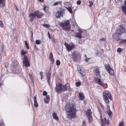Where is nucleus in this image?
Here are the masks:
<instances>
[{"label": "nucleus", "instance_id": "nucleus-1", "mask_svg": "<svg viewBox=\"0 0 126 126\" xmlns=\"http://www.w3.org/2000/svg\"><path fill=\"white\" fill-rule=\"evenodd\" d=\"M65 110L67 113L69 118L71 119L74 117L76 111V108L72 104H69L65 106Z\"/></svg>", "mask_w": 126, "mask_h": 126}, {"label": "nucleus", "instance_id": "nucleus-2", "mask_svg": "<svg viewBox=\"0 0 126 126\" xmlns=\"http://www.w3.org/2000/svg\"><path fill=\"white\" fill-rule=\"evenodd\" d=\"M103 98L105 102L107 104V110L106 112L108 114V115L110 118V106L109 104V101L108 98L110 99V94L108 91H105V92H103Z\"/></svg>", "mask_w": 126, "mask_h": 126}, {"label": "nucleus", "instance_id": "nucleus-3", "mask_svg": "<svg viewBox=\"0 0 126 126\" xmlns=\"http://www.w3.org/2000/svg\"><path fill=\"white\" fill-rule=\"evenodd\" d=\"M70 88L69 84L67 83L64 85H62L61 83L56 84L55 90L58 93H60L63 92L65 91L67 89Z\"/></svg>", "mask_w": 126, "mask_h": 126}, {"label": "nucleus", "instance_id": "nucleus-4", "mask_svg": "<svg viewBox=\"0 0 126 126\" xmlns=\"http://www.w3.org/2000/svg\"><path fill=\"white\" fill-rule=\"evenodd\" d=\"M43 15V14L38 10L35 11L33 13H30L29 16V17H30L29 20L31 22H32L34 18L36 16L38 18H41Z\"/></svg>", "mask_w": 126, "mask_h": 126}, {"label": "nucleus", "instance_id": "nucleus-5", "mask_svg": "<svg viewBox=\"0 0 126 126\" xmlns=\"http://www.w3.org/2000/svg\"><path fill=\"white\" fill-rule=\"evenodd\" d=\"M60 26L62 27L63 30L65 31H69L70 29V25L69 20L64 22H61L60 23Z\"/></svg>", "mask_w": 126, "mask_h": 126}, {"label": "nucleus", "instance_id": "nucleus-6", "mask_svg": "<svg viewBox=\"0 0 126 126\" xmlns=\"http://www.w3.org/2000/svg\"><path fill=\"white\" fill-rule=\"evenodd\" d=\"M23 65L27 67L30 66L29 62L28 61L27 57L25 56L23 59Z\"/></svg>", "mask_w": 126, "mask_h": 126}, {"label": "nucleus", "instance_id": "nucleus-7", "mask_svg": "<svg viewBox=\"0 0 126 126\" xmlns=\"http://www.w3.org/2000/svg\"><path fill=\"white\" fill-rule=\"evenodd\" d=\"M92 112L90 109H88L86 112V115L88 118L89 123L91 122L92 120V116L91 115Z\"/></svg>", "mask_w": 126, "mask_h": 126}, {"label": "nucleus", "instance_id": "nucleus-8", "mask_svg": "<svg viewBox=\"0 0 126 126\" xmlns=\"http://www.w3.org/2000/svg\"><path fill=\"white\" fill-rule=\"evenodd\" d=\"M117 30L118 33L120 35H121L125 31V29L121 25H120L117 27Z\"/></svg>", "mask_w": 126, "mask_h": 126}, {"label": "nucleus", "instance_id": "nucleus-9", "mask_svg": "<svg viewBox=\"0 0 126 126\" xmlns=\"http://www.w3.org/2000/svg\"><path fill=\"white\" fill-rule=\"evenodd\" d=\"M100 120L102 124V126H105L104 125L105 122L108 125L110 124V121L108 119H107L106 118H105L104 119V122L103 120L102 119V117L101 116L100 117Z\"/></svg>", "mask_w": 126, "mask_h": 126}, {"label": "nucleus", "instance_id": "nucleus-10", "mask_svg": "<svg viewBox=\"0 0 126 126\" xmlns=\"http://www.w3.org/2000/svg\"><path fill=\"white\" fill-rule=\"evenodd\" d=\"M79 32H77L76 33L74 37L77 38L81 39L82 38V36H81V34L82 32V31L80 29H78Z\"/></svg>", "mask_w": 126, "mask_h": 126}, {"label": "nucleus", "instance_id": "nucleus-11", "mask_svg": "<svg viewBox=\"0 0 126 126\" xmlns=\"http://www.w3.org/2000/svg\"><path fill=\"white\" fill-rule=\"evenodd\" d=\"M65 45L67 50L69 51L74 48V45L73 44L72 45H68L67 43H65Z\"/></svg>", "mask_w": 126, "mask_h": 126}, {"label": "nucleus", "instance_id": "nucleus-12", "mask_svg": "<svg viewBox=\"0 0 126 126\" xmlns=\"http://www.w3.org/2000/svg\"><path fill=\"white\" fill-rule=\"evenodd\" d=\"M63 12L61 10H59L57 11L56 14V16L58 18L61 16H63Z\"/></svg>", "mask_w": 126, "mask_h": 126}, {"label": "nucleus", "instance_id": "nucleus-13", "mask_svg": "<svg viewBox=\"0 0 126 126\" xmlns=\"http://www.w3.org/2000/svg\"><path fill=\"white\" fill-rule=\"evenodd\" d=\"M94 70L96 73V75L97 77H100V72H99V69L96 67H94Z\"/></svg>", "mask_w": 126, "mask_h": 126}, {"label": "nucleus", "instance_id": "nucleus-14", "mask_svg": "<svg viewBox=\"0 0 126 126\" xmlns=\"http://www.w3.org/2000/svg\"><path fill=\"white\" fill-rule=\"evenodd\" d=\"M78 55L75 53H73L72 55V59L75 62H77L78 61Z\"/></svg>", "mask_w": 126, "mask_h": 126}, {"label": "nucleus", "instance_id": "nucleus-15", "mask_svg": "<svg viewBox=\"0 0 126 126\" xmlns=\"http://www.w3.org/2000/svg\"><path fill=\"white\" fill-rule=\"evenodd\" d=\"M77 70L78 72L82 76H84L85 75V73L83 70V69H80L78 67L77 68Z\"/></svg>", "mask_w": 126, "mask_h": 126}, {"label": "nucleus", "instance_id": "nucleus-16", "mask_svg": "<svg viewBox=\"0 0 126 126\" xmlns=\"http://www.w3.org/2000/svg\"><path fill=\"white\" fill-rule=\"evenodd\" d=\"M17 65L16 64L15 65H13L12 66V69L13 71L14 72L16 73L18 72V71L16 69L17 68Z\"/></svg>", "mask_w": 126, "mask_h": 126}, {"label": "nucleus", "instance_id": "nucleus-17", "mask_svg": "<svg viewBox=\"0 0 126 126\" xmlns=\"http://www.w3.org/2000/svg\"><path fill=\"white\" fill-rule=\"evenodd\" d=\"M105 67L106 68L107 71L110 74V67L109 64H105Z\"/></svg>", "mask_w": 126, "mask_h": 126}, {"label": "nucleus", "instance_id": "nucleus-18", "mask_svg": "<svg viewBox=\"0 0 126 126\" xmlns=\"http://www.w3.org/2000/svg\"><path fill=\"white\" fill-rule=\"evenodd\" d=\"M5 0H0V7L3 8L5 6Z\"/></svg>", "mask_w": 126, "mask_h": 126}, {"label": "nucleus", "instance_id": "nucleus-19", "mask_svg": "<svg viewBox=\"0 0 126 126\" xmlns=\"http://www.w3.org/2000/svg\"><path fill=\"white\" fill-rule=\"evenodd\" d=\"M79 98L80 100H83L85 98L84 96L82 93H79Z\"/></svg>", "mask_w": 126, "mask_h": 126}, {"label": "nucleus", "instance_id": "nucleus-20", "mask_svg": "<svg viewBox=\"0 0 126 126\" xmlns=\"http://www.w3.org/2000/svg\"><path fill=\"white\" fill-rule=\"evenodd\" d=\"M52 116L53 118L57 120V121H58L59 119L58 116H57V114L55 113V112H54L52 114Z\"/></svg>", "mask_w": 126, "mask_h": 126}, {"label": "nucleus", "instance_id": "nucleus-21", "mask_svg": "<svg viewBox=\"0 0 126 126\" xmlns=\"http://www.w3.org/2000/svg\"><path fill=\"white\" fill-rule=\"evenodd\" d=\"M113 37L117 41H118L119 39V36L117 33L113 35Z\"/></svg>", "mask_w": 126, "mask_h": 126}, {"label": "nucleus", "instance_id": "nucleus-22", "mask_svg": "<svg viewBox=\"0 0 126 126\" xmlns=\"http://www.w3.org/2000/svg\"><path fill=\"white\" fill-rule=\"evenodd\" d=\"M97 80L98 83L100 85L102 86H103L104 84V83L102 82L101 80V79H100L97 78Z\"/></svg>", "mask_w": 126, "mask_h": 126}, {"label": "nucleus", "instance_id": "nucleus-23", "mask_svg": "<svg viewBox=\"0 0 126 126\" xmlns=\"http://www.w3.org/2000/svg\"><path fill=\"white\" fill-rule=\"evenodd\" d=\"M34 106L36 107H37L38 106V105L37 102V101L36 98V96H34Z\"/></svg>", "mask_w": 126, "mask_h": 126}, {"label": "nucleus", "instance_id": "nucleus-24", "mask_svg": "<svg viewBox=\"0 0 126 126\" xmlns=\"http://www.w3.org/2000/svg\"><path fill=\"white\" fill-rule=\"evenodd\" d=\"M51 72L50 73V71H49L46 74V75L47 77V79H50L51 77Z\"/></svg>", "mask_w": 126, "mask_h": 126}, {"label": "nucleus", "instance_id": "nucleus-25", "mask_svg": "<svg viewBox=\"0 0 126 126\" xmlns=\"http://www.w3.org/2000/svg\"><path fill=\"white\" fill-rule=\"evenodd\" d=\"M121 8L123 13L126 14V5L122 6Z\"/></svg>", "mask_w": 126, "mask_h": 126}, {"label": "nucleus", "instance_id": "nucleus-26", "mask_svg": "<svg viewBox=\"0 0 126 126\" xmlns=\"http://www.w3.org/2000/svg\"><path fill=\"white\" fill-rule=\"evenodd\" d=\"M49 58L51 61L52 62V63H53L54 59L53 57V55L51 52L49 54Z\"/></svg>", "mask_w": 126, "mask_h": 126}, {"label": "nucleus", "instance_id": "nucleus-27", "mask_svg": "<svg viewBox=\"0 0 126 126\" xmlns=\"http://www.w3.org/2000/svg\"><path fill=\"white\" fill-rule=\"evenodd\" d=\"M67 10L71 14L72 13V10L71 8L70 7H68V8H67Z\"/></svg>", "mask_w": 126, "mask_h": 126}, {"label": "nucleus", "instance_id": "nucleus-28", "mask_svg": "<svg viewBox=\"0 0 126 126\" xmlns=\"http://www.w3.org/2000/svg\"><path fill=\"white\" fill-rule=\"evenodd\" d=\"M76 85L77 87L81 85V83L80 82H76Z\"/></svg>", "mask_w": 126, "mask_h": 126}, {"label": "nucleus", "instance_id": "nucleus-29", "mask_svg": "<svg viewBox=\"0 0 126 126\" xmlns=\"http://www.w3.org/2000/svg\"><path fill=\"white\" fill-rule=\"evenodd\" d=\"M41 42L40 40H37L36 41L35 43L36 44L39 45L41 43Z\"/></svg>", "mask_w": 126, "mask_h": 126}, {"label": "nucleus", "instance_id": "nucleus-30", "mask_svg": "<svg viewBox=\"0 0 126 126\" xmlns=\"http://www.w3.org/2000/svg\"><path fill=\"white\" fill-rule=\"evenodd\" d=\"M123 49L119 47L117 49V51L118 52H120L123 51Z\"/></svg>", "mask_w": 126, "mask_h": 126}, {"label": "nucleus", "instance_id": "nucleus-31", "mask_svg": "<svg viewBox=\"0 0 126 126\" xmlns=\"http://www.w3.org/2000/svg\"><path fill=\"white\" fill-rule=\"evenodd\" d=\"M62 3L61 1H57L55 2L54 4V5H58V4H61Z\"/></svg>", "mask_w": 126, "mask_h": 126}, {"label": "nucleus", "instance_id": "nucleus-32", "mask_svg": "<svg viewBox=\"0 0 126 126\" xmlns=\"http://www.w3.org/2000/svg\"><path fill=\"white\" fill-rule=\"evenodd\" d=\"M124 122L123 121H121L119 123L118 126H124Z\"/></svg>", "mask_w": 126, "mask_h": 126}, {"label": "nucleus", "instance_id": "nucleus-33", "mask_svg": "<svg viewBox=\"0 0 126 126\" xmlns=\"http://www.w3.org/2000/svg\"><path fill=\"white\" fill-rule=\"evenodd\" d=\"M25 46H26V47L27 48V49H29V47L28 45V43H27V41H25Z\"/></svg>", "mask_w": 126, "mask_h": 126}, {"label": "nucleus", "instance_id": "nucleus-34", "mask_svg": "<svg viewBox=\"0 0 126 126\" xmlns=\"http://www.w3.org/2000/svg\"><path fill=\"white\" fill-rule=\"evenodd\" d=\"M60 62L59 60H57L56 61V64L57 66H59L60 65Z\"/></svg>", "mask_w": 126, "mask_h": 126}, {"label": "nucleus", "instance_id": "nucleus-35", "mask_svg": "<svg viewBox=\"0 0 126 126\" xmlns=\"http://www.w3.org/2000/svg\"><path fill=\"white\" fill-rule=\"evenodd\" d=\"M42 25L47 28H48L50 27L49 25L47 24H44Z\"/></svg>", "mask_w": 126, "mask_h": 126}, {"label": "nucleus", "instance_id": "nucleus-36", "mask_svg": "<svg viewBox=\"0 0 126 126\" xmlns=\"http://www.w3.org/2000/svg\"><path fill=\"white\" fill-rule=\"evenodd\" d=\"M114 72L113 70L111 68V75H114Z\"/></svg>", "mask_w": 126, "mask_h": 126}, {"label": "nucleus", "instance_id": "nucleus-37", "mask_svg": "<svg viewBox=\"0 0 126 126\" xmlns=\"http://www.w3.org/2000/svg\"><path fill=\"white\" fill-rule=\"evenodd\" d=\"M84 42V40H80L79 41V43L80 44H82Z\"/></svg>", "mask_w": 126, "mask_h": 126}, {"label": "nucleus", "instance_id": "nucleus-38", "mask_svg": "<svg viewBox=\"0 0 126 126\" xmlns=\"http://www.w3.org/2000/svg\"><path fill=\"white\" fill-rule=\"evenodd\" d=\"M21 52L22 55H24L26 53V51H24V50H21Z\"/></svg>", "mask_w": 126, "mask_h": 126}, {"label": "nucleus", "instance_id": "nucleus-39", "mask_svg": "<svg viewBox=\"0 0 126 126\" xmlns=\"http://www.w3.org/2000/svg\"><path fill=\"white\" fill-rule=\"evenodd\" d=\"M89 3H90V4L89 5V6L90 7H91L93 5V3L92 1H89Z\"/></svg>", "mask_w": 126, "mask_h": 126}, {"label": "nucleus", "instance_id": "nucleus-40", "mask_svg": "<svg viewBox=\"0 0 126 126\" xmlns=\"http://www.w3.org/2000/svg\"><path fill=\"white\" fill-rule=\"evenodd\" d=\"M47 81L48 82L49 85L50 86L51 84V82L50 81V79H47Z\"/></svg>", "mask_w": 126, "mask_h": 126}, {"label": "nucleus", "instance_id": "nucleus-41", "mask_svg": "<svg viewBox=\"0 0 126 126\" xmlns=\"http://www.w3.org/2000/svg\"><path fill=\"white\" fill-rule=\"evenodd\" d=\"M44 101L46 103H48L49 101L46 98L44 99Z\"/></svg>", "mask_w": 126, "mask_h": 126}, {"label": "nucleus", "instance_id": "nucleus-42", "mask_svg": "<svg viewBox=\"0 0 126 126\" xmlns=\"http://www.w3.org/2000/svg\"><path fill=\"white\" fill-rule=\"evenodd\" d=\"M120 42L122 43L126 44V41H125V40H123L121 41Z\"/></svg>", "mask_w": 126, "mask_h": 126}, {"label": "nucleus", "instance_id": "nucleus-43", "mask_svg": "<svg viewBox=\"0 0 126 126\" xmlns=\"http://www.w3.org/2000/svg\"><path fill=\"white\" fill-rule=\"evenodd\" d=\"M47 94V92L45 91H44L43 93V94L44 96H46Z\"/></svg>", "mask_w": 126, "mask_h": 126}, {"label": "nucleus", "instance_id": "nucleus-44", "mask_svg": "<svg viewBox=\"0 0 126 126\" xmlns=\"http://www.w3.org/2000/svg\"><path fill=\"white\" fill-rule=\"evenodd\" d=\"M0 26L1 27H3V24L2 22L0 20Z\"/></svg>", "mask_w": 126, "mask_h": 126}, {"label": "nucleus", "instance_id": "nucleus-45", "mask_svg": "<svg viewBox=\"0 0 126 126\" xmlns=\"http://www.w3.org/2000/svg\"><path fill=\"white\" fill-rule=\"evenodd\" d=\"M81 3V1L80 0H78L77 2V3L78 5L80 4Z\"/></svg>", "mask_w": 126, "mask_h": 126}, {"label": "nucleus", "instance_id": "nucleus-46", "mask_svg": "<svg viewBox=\"0 0 126 126\" xmlns=\"http://www.w3.org/2000/svg\"><path fill=\"white\" fill-rule=\"evenodd\" d=\"M48 35L49 39H50L51 38L49 32H48Z\"/></svg>", "mask_w": 126, "mask_h": 126}, {"label": "nucleus", "instance_id": "nucleus-47", "mask_svg": "<svg viewBox=\"0 0 126 126\" xmlns=\"http://www.w3.org/2000/svg\"><path fill=\"white\" fill-rule=\"evenodd\" d=\"M46 99H47V100H49L50 98L49 96V95H47L46 97Z\"/></svg>", "mask_w": 126, "mask_h": 126}, {"label": "nucleus", "instance_id": "nucleus-48", "mask_svg": "<svg viewBox=\"0 0 126 126\" xmlns=\"http://www.w3.org/2000/svg\"><path fill=\"white\" fill-rule=\"evenodd\" d=\"M83 125H82V126H86V125H85V121L84 120L83 121Z\"/></svg>", "mask_w": 126, "mask_h": 126}, {"label": "nucleus", "instance_id": "nucleus-49", "mask_svg": "<svg viewBox=\"0 0 126 126\" xmlns=\"http://www.w3.org/2000/svg\"><path fill=\"white\" fill-rule=\"evenodd\" d=\"M90 59V58H88L85 59L84 60L86 62H88V60H89Z\"/></svg>", "mask_w": 126, "mask_h": 126}, {"label": "nucleus", "instance_id": "nucleus-50", "mask_svg": "<svg viewBox=\"0 0 126 126\" xmlns=\"http://www.w3.org/2000/svg\"><path fill=\"white\" fill-rule=\"evenodd\" d=\"M40 74L41 76V77L43 76V74L42 72H40Z\"/></svg>", "mask_w": 126, "mask_h": 126}, {"label": "nucleus", "instance_id": "nucleus-51", "mask_svg": "<svg viewBox=\"0 0 126 126\" xmlns=\"http://www.w3.org/2000/svg\"><path fill=\"white\" fill-rule=\"evenodd\" d=\"M105 38H103L102 39H101L100 40V41H105Z\"/></svg>", "mask_w": 126, "mask_h": 126}, {"label": "nucleus", "instance_id": "nucleus-52", "mask_svg": "<svg viewBox=\"0 0 126 126\" xmlns=\"http://www.w3.org/2000/svg\"><path fill=\"white\" fill-rule=\"evenodd\" d=\"M84 57L85 58H86L87 57V55L86 54L84 55Z\"/></svg>", "mask_w": 126, "mask_h": 126}, {"label": "nucleus", "instance_id": "nucleus-53", "mask_svg": "<svg viewBox=\"0 0 126 126\" xmlns=\"http://www.w3.org/2000/svg\"><path fill=\"white\" fill-rule=\"evenodd\" d=\"M46 8V7H44V9H43L44 10V11H45V8Z\"/></svg>", "mask_w": 126, "mask_h": 126}, {"label": "nucleus", "instance_id": "nucleus-54", "mask_svg": "<svg viewBox=\"0 0 126 126\" xmlns=\"http://www.w3.org/2000/svg\"><path fill=\"white\" fill-rule=\"evenodd\" d=\"M43 76H42V77H41V79H43Z\"/></svg>", "mask_w": 126, "mask_h": 126}, {"label": "nucleus", "instance_id": "nucleus-55", "mask_svg": "<svg viewBox=\"0 0 126 126\" xmlns=\"http://www.w3.org/2000/svg\"><path fill=\"white\" fill-rule=\"evenodd\" d=\"M125 4H126V0L125 1Z\"/></svg>", "mask_w": 126, "mask_h": 126}, {"label": "nucleus", "instance_id": "nucleus-56", "mask_svg": "<svg viewBox=\"0 0 126 126\" xmlns=\"http://www.w3.org/2000/svg\"><path fill=\"white\" fill-rule=\"evenodd\" d=\"M39 1L40 2H42V1H41V0H39Z\"/></svg>", "mask_w": 126, "mask_h": 126}, {"label": "nucleus", "instance_id": "nucleus-57", "mask_svg": "<svg viewBox=\"0 0 126 126\" xmlns=\"http://www.w3.org/2000/svg\"><path fill=\"white\" fill-rule=\"evenodd\" d=\"M112 114V112L111 111V115Z\"/></svg>", "mask_w": 126, "mask_h": 126}, {"label": "nucleus", "instance_id": "nucleus-58", "mask_svg": "<svg viewBox=\"0 0 126 126\" xmlns=\"http://www.w3.org/2000/svg\"><path fill=\"white\" fill-rule=\"evenodd\" d=\"M29 76H30V77H31V75H30V74H29Z\"/></svg>", "mask_w": 126, "mask_h": 126}, {"label": "nucleus", "instance_id": "nucleus-59", "mask_svg": "<svg viewBox=\"0 0 126 126\" xmlns=\"http://www.w3.org/2000/svg\"><path fill=\"white\" fill-rule=\"evenodd\" d=\"M5 66H6V67H8V66H6V64H5Z\"/></svg>", "mask_w": 126, "mask_h": 126}, {"label": "nucleus", "instance_id": "nucleus-60", "mask_svg": "<svg viewBox=\"0 0 126 126\" xmlns=\"http://www.w3.org/2000/svg\"><path fill=\"white\" fill-rule=\"evenodd\" d=\"M79 59L80 58V56L79 57Z\"/></svg>", "mask_w": 126, "mask_h": 126}, {"label": "nucleus", "instance_id": "nucleus-61", "mask_svg": "<svg viewBox=\"0 0 126 126\" xmlns=\"http://www.w3.org/2000/svg\"><path fill=\"white\" fill-rule=\"evenodd\" d=\"M112 118V117H111H111H110L111 119V118Z\"/></svg>", "mask_w": 126, "mask_h": 126}, {"label": "nucleus", "instance_id": "nucleus-62", "mask_svg": "<svg viewBox=\"0 0 126 126\" xmlns=\"http://www.w3.org/2000/svg\"><path fill=\"white\" fill-rule=\"evenodd\" d=\"M112 99V98H111V99H110V100H111Z\"/></svg>", "mask_w": 126, "mask_h": 126}, {"label": "nucleus", "instance_id": "nucleus-63", "mask_svg": "<svg viewBox=\"0 0 126 126\" xmlns=\"http://www.w3.org/2000/svg\"><path fill=\"white\" fill-rule=\"evenodd\" d=\"M32 34H33V33H32Z\"/></svg>", "mask_w": 126, "mask_h": 126}, {"label": "nucleus", "instance_id": "nucleus-64", "mask_svg": "<svg viewBox=\"0 0 126 126\" xmlns=\"http://www.w3.org/2000/svg\"><path fill=\"white\" fill-rule=\"evenodd\" d=\"M0 125H2V124H0Z\"/></svg>", "mask_w": 126, "mask_h": 126}]
</instances>
